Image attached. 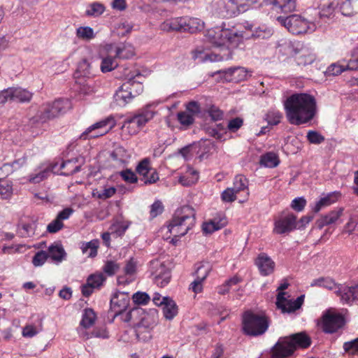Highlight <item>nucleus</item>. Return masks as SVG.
Returning a JSON list of instances; mask_svg holds the SVG:
<instances>
[{"mask_svg":"<svg viewBox=\"0 0 358 358\" xmlns=\"http://www.w3.org/2000/svg\"><path fill=\"white\" fill-rule=\"evenodd\" d=\"M287 121L293 125L310 122L315 117L317 108L314 96L308 93H294L284 101Z\"/></svg>","mask_w":358,"mask_h":358,"instance_id":"obj_1","label":"nucleus"},{"mask_svg":"<svg viewBox=\"0 0 358 358\" xmlns=\"http://www.w3.org/2000/svg\"><path fill=\"white\" fill-rule=\"evenodd\" d=\"M205 40L211 44L212 47L220 50L217 54L212 53L206 55V59L211 62L231 59L233 50L241 46L239 30L235 31L230 29H210L206 31Z\"/></svg>","mask_w":358,"mask_h":358,"instance_id":"obj_2","label":"nucleus"},{"mask_svg":"<svg viewBox=\"0 0 358 358\" xmlns=\"http://www.w3.org/2000/svg\"><path fill=\"white\" fill-rule=\"evenodd\" d=\"M194 209L189 206L178 208L168 225L169 232L173 235L172 242L185 236L194 226L196 220Z\"/></svg>","mask_w":358,"mask_h":358,"instance_id":"obj_3","label":"nucleus"},{"mask_svg":"<svg viewBox=\"0 0 358 358\" xmlns=\"http://www.w3.org/2000/svg\"><path fill=\"white\" fill-rule=\"evenodd\" d=\"M311 345L308 334L301 331L282 337L272 348V358H285L291 356L299 348H307Z\"/></svg>","mask_w":358,"mask_h":358,"instance_id":"obj_4","label":"nucleus"},{"mask_svg":"<svg viewBox=\"0 0 358 358\" xmlns=\"http://www.w3.org/2000/svg\"><path fill=\"white\" fill-rule=\"evenodd\" d=\"M269 322L268 318L250 310L245 311L242 316V331L249 336L263 335L268 329Z\"/></svg>","mask_w":358,"mask_h":358,"instance_id":"obj_5","label":"nucleus"},{"mask_svg":"<svg viewBox=\"0 0 358 358\" xmlns=\"http://www.w3.org/2000/svg\"><path fill=\"white\" fill-rule=\"evenodd\" d=\"M276 20L290 33L296 35L315 30V26L300 15L293 14L287 17L278 16Z\"/></svg>","mask_w":358,"mask_h":358,"instance_id":"obj_6","label":"nucleus"},{"mask_svg":"<svg viewBox=\"0 0 358 358\" xmlns=\"http://www.w3.org/2000/svg\"><path fill=\"white\" fill-rule=\"evenodd\" d=\"M155 113L149 109H143L125 119L121 127L123 134L128 136L135 135L152 120Z\"/></svg>","mask_w":358,"mask_h":358,"instance_id":"obj_7","label":"nucleus"},{"mask_svg":"<svg viewBox=\"0 0 358 358\" xmlns=\"http://www.w3.org/2000/svg\"><path fill=\"white\" fill-rule=\"evenodd\" d=\"M68 99H59L43 104L36 115L37 121L44 123L59 117L69 108Z\"/></svg>","mask_w":358,"mask_h":358,"instance_id":"obj_8","label":"nucleus"},{"mask_svg":"<svg viewBox=\"0 0 358 358\" xmlns=\"http://www.w3.org/2000/svg\"><path fill=\"white\" fill-rule=\"evenodd\" d=\"M148 271L153 282L161 287L166 286L171 278L170 268L164 262L159 259H153L150 262Z\"/></svg>","mask_w":358,"mask_h":358,"instance_id":"obj_9","label":"nucleus"},{"mask_svg":"<svg viewBox=\"0 0 358 358\" xmlns=\"http://www.w3.org/2000/svg\"><path fill=\"white\" fill-rule=\"evenodd\" d=\"M116 124L115 119L109 116L101 121L94 123L83 131L80 138L86 140L87 138H96L108 133Z\"/></svg>","mask_w":358,"mask_h":358,"instance_id":"obj_10","label":"nucleus"},{"mask_svg":"<svg viewBox=\"0 0 358 358\" xmlns=\"http://www.w3.org/2000/svg\"><path fill=\"white\" fill-rule=\"evenodd\" d=\"M296 215L292 213H282L274 221L273 233L282 235L287 234L296 229Z\"/></svg>","mask_w":358,"mask_h":358,"instance_id":"obj_11","label":"nucleus"},{"mask_svg":"<svg viewBox=\"0 0 358 358\" xmlns=\"http://www.w3.org/2000/svg\"><path fill=\"white\" fill-rule=\"evenodd\" d=\"M286 292H280L277 294L275 305L277 308L281 310L282 313H294L299 310L304 302L305 296L301 295L295 300L287 299L285 295Z\"/></svg>","mask_w":358,"mask_h":358,"instance_id":"obj_12","label":"nucleus"},{"mask_svg":"<svg viewBox=\"0 0 358 358\" xmlns=\"http://www.w3.org/2000/svg\"><path fill=\"white\" fill-rule=\"evenodd\" d=\"M245 31L239 30L240 38H241V45H243L245 40L250 38H269L273 35V30L271 28L262 27H257L255 30L252 29L253 25L248 22L244 25Z\"/></svg>","mask_w":358,"mask_h":358,"instance_id":"obj_13","label":"nucleus"},{"mask_svg":"<svg viewBox=\"0 0 358 358\" xmlns=\"http://www.w3.org/2000/svg\"><path fill=\"white\" fill-rule=\"evenodd\" d=\"M130 303V297L129 293L124 292H117L114 294L110 299V310L113 313V318H116L118 314L121 313V311L127 310Z\"/></svg>","mask_w":358,"mask_h":358,"instance_id":"obj_14","label":"nucleus"},{"mask_svg":"<svg viewBox=\"0 0 358 358\" xmlns=\"http://www.w3.org/2000/svg\"><path fill=\"white\" fill-rule=\"evenodd\" d=\"M136 171L143 176L142 180L145 185L155 183L159 180L157 172L151 167L150 162L148 158L143 159L138 163Z\"/></svg>","mask_w":358,"mask_h":358,"instance_id":"obj_15","label":"nucleus"},{"mask_svg":"<svg viewBox=\"0 0 358 358\" xmlns=\"http://www.w3.org/2000/svg\"><path fill=\"white\" fill-rule=\"evenodd\" d=\"M344 322L341 315L327 313L322 317V330L325 333L333 334L341 328Z\"/></svg>","mask_w":358,"mask_h":358,"instance_id":"obj_16","label":"nucleus"},{"mask_svg":"<svg viewBox=\"0 0 358 358\" xmlns=\"http://www.w3.org/2000/svg\"><path fill=\"white\" fill-rule=\"evenodd\" d=\"M134 313L135 317L139 318V321L135 326L153 329L157 324V311L156 309H150L149 312H146L142 308H134Z\"/></svg>","mask_w":358,"mask_h":358,"instance_id":"obj_17","label":"nucleus"},{"mask_svg":"<svg viewBox=\"0 0 358 358\" xmlns=\"http://www.w3.org/2000/svg\"><path fill=\"white\" fill-rule=\"evenodd\" d=\"M217 73L222 74L226 82L239 83L246 79L248 71L241 66L231 67L225 70H220Z\"/></svg>","mask_w":358,"mask_h":358,"instance_id":"obj_18","label":"nucleus"},{"mask_svg":"<svg viewBox=\"0 0 358 358\" xmlns=\"http://www.w3.org/2000/svg\"><path fill=\"white\" fill-rule=\"evenodd\" d=\"M335 293L343 303H350L358 300V285L348 287L341 284Z\"/></svg>","mask_w":358,"mask_h":358,"instance_id":"obj_19","label":"nucleus"},{"mask_svg":"<svg viewBox=\"0 0 358 358\" xmlns=\"http://www.w3.org/2000/svg\"><path fill=\"white\" fill-rule=\"evenodd\" d=\"M266 6H271L277 12L289 13L296 10L295 0H264Z\"/></svg>","mask_w":358,"mask_h":358,"instance_id":"obj_20","label":"nucleus"},{"mask_svg":"<svg viewBox=\"0 0 358 358\" xmlns=\"http://www.w3.org/2000/svg\"><path fill=\"white\" fill-rule=\"evenodd\" d=\"M84 163L85 159L82 157H74L63 162L60 165V169H66V171L61 175L69 176L79 172Z\"/></svg>","mask_w":358,"mask_h":358,"instance_id":"obj_21","label":"nucleus"},{"mask_svg":"<svg viewBox=\"0 0 358 358\" xmlns=\"http://www.w3.org/2000/svg\"><path fill=\"white\" fill-rule=\"evenodd\" d=\"M245 2L240 6H236L233 1H229L226 5L227 10L226 15L228 17H233L238 15L241 12H244L249 8H256V4L260 5V0H245Z\"/></svg>","mask_w":358,"mask_h":358,"instance_id":"obj_22","label":"nucleus"},{"mask_svg":"<svg viewBox=\"0 0 358 358\" xmlns=\"http://www.w3.org/2000/svg\"><path fill=\"white\" fill-rule=\"evenodd\" d=\"M262 275L267 276L271 274L275 268V262L266 253L259 255L255 262Z\"/></svg>","mask_w":358,"mask_h":358,"instance_id":"obj_23","label":"nucleus"},{"mask_svg":"<svg viewBox=\"0 0 358 358\" xmlns=\"http://www.w3.org/2000/svg\"><path fill=\"white\" fill-rule=\"evenodd\" d=\"M128 86L129 85L123 83L113 96L114 101L119 106H125L134 99Z\"/></svg>","mask_w":358,"mask_h":358,"instance_id":"obj_24","label":"nucleus"},{"mask_svg":"<svg viewBox=\"0 0 358 358\" xmlns=\"http://www.w3.org/2000/svg\"><path fill=\"white\" fill-rule=\"evenodd\" d=\"M144 80V77L140 73H136L135 76H133L129 78L124 84H127L130 88L129 91L131 93L132 96L134 98L139 94H141L143 91V82Z\"/></svg>","mask_w":358,"mask_h":358,"instance_id":"obj_25","label":"nucleus"},{"mask_svg":"<svg viewBox=\"0 0 358 358\" xmlns=\"http://www.w3.org/2000/svg\"><path fill=\"white\" fill-rule=\"evenodd\" d=\"M185 17H174L164 22L160 27L161 29L165 31H182L185 32Z\"/></svg>","mask_w":358,"mask_h":358,"instance_id":"obj_26","label":"nucleus"},{"mask_svg":"<svg viewBox=\"0 0 358 358\" xmlns=\"http://www.w3.org/2000/svg\"><path fill=\"white\" fill-rule=\"evenodd\" d=\"M227 224V221L224 216L219 218L215 217L209 222H204L202 226V230L205 234H212L224 227Z\"/></svg>","mask_w":358,"mask_h":358,"instance_id":"obj_27","label":"nucleus"},{"mask_svg":"<svg viewBox=\"0 0 358 358\" xmlns=\"http://www.w3.org/2000/svg\"><path fill=\"white\" fill-rule=\"evenodd\" d=\"M99 248V241L93 239L89 242H82L80 249L83 255L87 257L94 258L97 255Z\"/></svg>","mask_w":358,"mask_h":358,"instance_id":"obj_28","label":"nucleus"},{"mask_svg":"<svg viewBox=\"0 0 358 358\" xmlns=\"http://www.w3.org/2000/svg\"><path fill=\"white\" fill-rule=\"evenodd\" d=\"M165 303L162 305L163 313L166 319L171 320L178 314V306L176 302L169 296H164Z\"/></svg>","mask_w":358,"mask_h":358,"instance_id":"obj_29","label":"nucleus"},{"mask_svg":"<svg viewBox=\"0 0 358 358\" xmlns=\"http://www.w3.org/2000/svg\"><path fill=\"white\" fill-rule=\"evenodd\" d=\"M185 32L196 33L203 29L204 23L199 18L185 17Z\"/></svg>","mask_w":358,"mask_h":358,"instance_id":"obj_30","label":"nucleus"},{"mask_svg":"<svg viewBox=\"0 0 358 358\" xmlns=\"http://www.w3.org/2000/svg\"><path fill=\"white\" fill-rule=\"evenodd\" d=\"M294 59L298 65L306 66L311 64L316 59V56L307 50H302L296 54Z\"/></svg>","mask_w":358,"mask_h":358,"instance_id":"obj_31","label":"nucleus"},{"mask_svg":"<svg viewBox=\"0 0 358 358\" xmlns=\"http://www.w3.org/2000/svg\"><path fill=\"white\" fill-rule=\"evenodd\" d=\"M47 254L48 257L57 262H61L66 256V252L60 244L49 246Z\"/></svg>","mask_w":358,"mask_h":358,"instance_id":"obj_32","label":"nucleus"},{"mask_svg":"<svg viewBox=\"0 0 358 358\" xmlns=\"http://www.w3.org/2000/svg\"><path fill=\"white\" fill-rule=\"evenodd\" d=\"M341 284H337L335 281L330 278H319L313 280L311 282V286H317L320 287L326 288L329 290L336 291L340 287Z\"/></svg>","mask_w":358,"mask_h":358,"instance_id":"obj_33","label":"nucleus"},{"mask_svg":"<svg viewBox=\"0 0 358 358\" xmlns=\"http://www.w3.org/2000/svg\"><path fill=\"white\" fill-rule=\"evenodd\" d=\"M13 101L17 102H29L31 99L32 94L20 87H12Z\"/></svg>","mask_w":358,"mask_h":358,"instance_id":"obj_34","label":"nucleus"},{"mask_svg":"<svg viewBox=\"0 0 358 358\" xmlns=\"http://www.w3.org/2000/svg\"><path fill=\"white\" fill-rule=\"evenodd\" d=\"M279 162L278 155L271 152L263 155L259 161L261 166L268 168H274L279 164Z\"/></svg>","mask_w":358,"mask_h":358,"instance_id":"obj_35","label":"nucleus"},{"mask_svg":"<svg viewBox=\"0 0 358 358\" xmlns=\"http://www.w3.org/2000/svg\"><path fill=\"white\" fill-rule=\"evenodd\" d=\"M134 55L133 47L129 43H122L115 50V57L120 59H129Z\"/></svg>","mask_w":358,"mask_h":358,"instance_id":"obj_36","label":"nucleus"},{"mask_svg":"<svg viewBox=\"0 0 358 358\" xmlns=\"http://www.w3.org/2000/svg\"><path fill=\"white\" fill-rule=\"evenodd\" d=\"M96 318V316L93 309L85 308L80 321V326L85 329H88L94 324Z\"/></svg>","mask_w":358,"mask_h":358,"instance_id":"obj_37","label":"nucleus"},{"mask_svg":"<svg viewBox=\"0 0 358 358\" xmlns=\"http://www.w3.org/2000/svg\"><path fill=\"white\" fill-rule=\"evenodd\" d=\"M343 209L339 208L336 210L331 211L327 215L323 216L319 223V227L321 228L325 225H329L334 223L342 215Z\"/></svg>","mask_w":358,"mask_h":358,"instance_id":"obj_38","label":"nucleus"},{"mask_svg":"<svg viewBox=\"0 0 358 358\" xmlns=\"http://www.w3.org/2000/svg\"><path fill=\"white\" fill-rule=\"evenodd\" d=\"M36 223L35 222H29V223H20L18 227V234L21 237H31L35 234L36 230Z\"/></svg>","mask_w":358,"mask_h":358,"instance_id":"obj_39","label":"nucleus"},{"mask_svg":"<svg viewBox=\"0 0 358 358\" xmlns=\"http://www.w3.org/2000/svg\"><path fill=\"white\" fill-rule=\"evenodd\" d=\"M13 182L5 178H0V195L2 199H9L13 194Z\"/></svg>","mask_w":358,"mask_h":358,"instance_id":"obj_40","label":"nucleus"},{"mask_svg":"<svg viewBox=\"0 0 358 358\" xmlns=\"http://www.w3.org/2000/svg\"><path fill=\"white\" fill-rule=\"evenodd\" d=\"M52 172L50 167H46L43 170H40L35 173H32L29 176V181L31 183L36 184L46 179Z\"/></svg>","mask_w":358,"mask_h":358,"instance_id":"obj_41","label":"nucleus"},{"mask_svg":"<svg viewBox=\"0 0 358 358\" xmlns=\"http://www.w3.org/2000/svg\"><path fill=\"white\" fill-rule=\"evenodd\" d=\"M152 329L144 327L135 326V335L136 338L143 342L148 341L151 339V331Z\"/></svg>","mask_w":358,"mask_h":358,"instance_id":"obj_42","label":"nucleus"},{"mask_svg":"<svg viewBox=\"0 0 358 358\" xmlns=\"http://www.w3.org/2000/svg\"><path fill=\"white\" fill-rule=\"evenodd\" d=\"M77 72L81 76L89 77L92 75V64L86 59H83L78 63Z\"/></svg>","mask_w":358,"mask_h":358,"instance_id":"obj_43","label":"nucleus"},{"mask_svg":"<svg viewBox=\"0 0 358 358\" xmlns=\"http://www.w3.org/2000/svg\"><path fill=\"white\" fill-rule=\"evenodd\" d=\"M282 118V114L279 110H271L265 115V120L269 125H277L278 124L281 119Z\"/></svg>","mask_w":358,"mask_h":358,"instance_id":"obj_44","label":"nucleus"},{"mask_svg":"<svg viewBox=\"0 0 358 358\" xmlns=\"http://www.w3.org/2000/svg\"><path fill=\"white\" fill-rule=\"evenodd\" d=\"M76 36L78 38L90 41L94 38V30L90 27H80L76 29Z\"/></svg>","mask_w":358,"mask_h":358,"instance_id":"obj_45","label":"nucleus"},{"mask_svg":"<svg viewBox=\"0 0 358 358\" xmlns=\"http://www.w3.org/2000/svg\"><path fill=\"white\" fill-rule=\"evenodd\" d=\"M340 10L342 15L352 16L357 13L358 9L352 5L351 0H345L340 5Z\"/></svg>","mask_w":358,"mask_h":358,"instance_id":"obj_46","label":"nucleus"},{"mask_svg":"<svg viewBox=\"0 0 358 358\" xmlns=\"http://www.w3.org/2000/svg\"><path fill=\"white\" fill-rule=\"evenodd\" d=\"M347 70H348L347 65L343 66L338 63H333L328 66L324 73L326 76H336Z\"/></svg>","mask_w":358,"mask_h":358,"instance_id":"obj_47","label":"nucleus"},{"mask_svg":"<svg viewBox=\"0 0 358 358\" xmlns=\"http://www.w3.org/2000/svg\"><path fill=\"white\" fill-rule=\"evenodd\" d=\"M105 10L104 6L99 3L94 2L91 3L85 11L87 16L98 17Z\"/></svg>","mask_w":358,"mask_h":358,"instance_id":"obj_48","label":"nucleus"},{"mask_svg":"<svg viewBox=\"0 0 358 358\" xmlns=\"http://www.w3.org/2000/svg\"><path fill=\"white\" fill-rule=\"evenodd\" d=\"M106 277L102 273L91 274L87 279L89 285L94 288H99L106 280Z\"/></svg>","mask_w":358,"mask_h":358,"instance_id":"obj_49","label":"nucleus"},{"mask_svg":"<svg viewBox=\"0 0 358 358\" xmlns=\"http://www.w3.org/2000/svg\"><path fill=\"white\" fill-rule=\"evenodd\" d=\"M237 194L248 188V180L243 175H238L235 177L233 187H231Z\"/></svg>","mask_w":358,"mask_h":358,"instance_id":"obj_50","label":"nucleus"},{"mask_svg":"<svg viewBox=\"0 0 358 358\" xmlns=\"http://www.w3.org/2000/svg\"><path fill=\"white\" fill-rule=\"evenodd\" d=\"M120 268V264L116 262L108 260L105 262L102 269L108 276H113L119 271Z\"/></svg>","mask_w":358,"mask_h":358,"instance_id":"obj_51","label":"nucleus"},{"mask_svg":"<svg viewBox=\"0 0 358 358\" xmlns=\"http://www.w3.org/2000/svg\"><path fill=\"white\" fill-rule=\"evenodd\" d=\"M206 113L214 122L221 120L224 117V112L215 105H211L208 107Z\"/></svg>","mask_w":358,"mask_h":358,"instance_id":"obj_52","label":"nucleus"},{"mask_svg":"<svg viewBox=\"0 0 358 358\" xmlns=\"http://www.w3.org/2000/svg\"><path fill=\"white\" fill-rule=\"evenodd\" d=\"M117 66V64L115 62V59L108 56L102 59L100 67L103 73H106L111 71L115 69Z\"/></svg>","mask_w":358,"mask_h":358,"instance_id":"obj_53","label":"nucleus"},{"mask_svg":"<svg viewBox=\"0 0 358 358\" xmlns=\"http://www.w3.org/2000/svg\"><path fill=\"white\" fill-rule=\"evenodd\" d=\"M343 350L345 352L352 355H358V337L350 341L343 343Z\"/></svg>","mask_w":358,"mask_h":358,"instance_id":"obj_54","label":"nucleus"},{"mask_svg":"<svg viewBox=\"0 0 358 358\" xmlns=\"http://www.w3.org/2000/svg\"><path fill=\"white\" fill-rule=\"evenodd\" d=\"M210 271V266L208 263H201L197 268L195 272L196 278L199 280H204L208 276Z\"/></svg>","mask_w":358,"mask_h":358,"instance_id":"obj_55","label":"nucleus"},{"mask_svg":"<svg viewBox=\"0 0 358 358\" xmlns=\"http://www.w3.org/2000/svg\"><path fill=\"white\" fill-rule=\"evenodd\" d=\"M178 120L184 126H189L194 122V117L186 111L179 112L177 114Z\"/></svg>","mask_w":358,"mask_h":358,"instance_id":"obj_56","label":"nucleus"},{"mask_svg":"<svg viewBox=\"0 0 358 358\" xmlns=\"http://www.w3.org/2000/svg\"><path fill=\"white\" fill-rule=\"evenodd\" d=\"M137 271V262L134 257H131L126 263L123 272L129 275L134 277Z\"/></svg>","mask_w":358,"mask_h":358,"instance_id":"obj_57","label":"nucleus"},{"mask_svg":"<svg viewBox=\"0 0 358 358\" xmlns=\"http://www.w3.org/2000/svg\"><path fill=\"white\" fill-rule=\"evenodd\" d=\"M308 141L313 144H320L324 141V137L316 131H309L307 133Z\"/></svg>","mask_w":358,"mask_h":358,"instance_id":"obj_58","label":"nucleus"},{"mask_svg":"<svg viewBox=\"0 0 358 358\" xmlns=\"http://www.w3.org/2000/svg\"><path fill=\"white\" fill-rule=\"evenodd\" d=\"M122 179L128 183H135L138 181V178L135 173L131 169H126L120 172Z\"/></svg>","mask_w":358,"mask_h":358,"instance_id":"obj_59","label":"nucleus"},{"mask_svg":"<svg viewBox=\"0 0 358 358\" xmlns=\"http://www.w3.org/2000/svg\"><path fill=\"white\" fill-rule=\"evenodd\" d=\"M164 206L161 201L157 200L155 201L150 207V217L154 218L162 214L164 211Z\"/></svg>","mask_w":358,"mask_h":358,"instance_id":"obj_60","label":"nucleus"},{"mask_svg":"<svg viewBox=\"0 0 358 358\" xmlns=\"http://www.w3.org/2000/svg\"><path fill=\"white\" fill-rule=\"evenodd\" d=\"M334 202V200L331 199V194H329L327 196L321 198L315 204L313 210L315 213L319 212L323 207L329 206Z\"/></svg>","mask_w":358,"mask_h":358,"instance_id":"obj_61","label":"nucleus"},{"mask_svg":"<svg viewBox=\"0 0 358 358\" xmlns=\"http://www.w3.org/2000/svg\"><path fill=\"white\" fill-rule=\"evenodd\" d=\"M48 255L45 251H39L36 253L32 259V263L35 266H42L47 260Z\"/></svg>","mask_w":358,"mask_h":358,"instance_id":"obj_62","label":"nucleus"},{"mask_svg":"<svg viewBox=\"0 0 358 358\" xmlns=\"http://www.w3.org/2000/svg\"><path fill=\"white\" fill-rule=\"evenodd\" d=\"M236 194L237 193L231 187H228L222 192L221 198L223 201L230 203L236 199Z\"/></svg>","mask_w":358,"mask_h":358,"instance_id":"obj_63","label":"nucleus"},{"mask_svg":"<svg viewBox=\"0 0 358 358\" xmlns=\"http://www.w3.org/2000/svg\"><path fill=\"white\" fill-rule=\"evenodd\" d=\"M243 124V120L239 117L229 120L227 124V129L231 132H236Z\"/></svg>","mask_w":358,"mask_h":358,"instance_id":"obj_64","label":"nucleus"}]
</instances>
